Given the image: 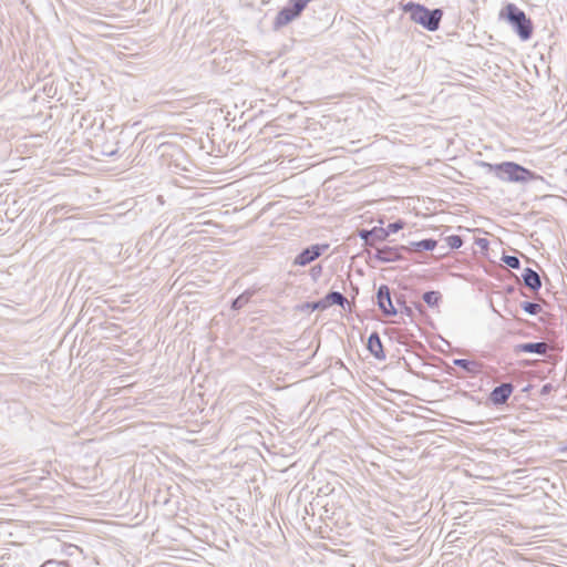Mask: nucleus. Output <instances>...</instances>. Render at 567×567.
Listing matches in <instances>:
<instances>
[{
	"instance_id": "nucleus-1",
	"label": "nucleus",
	"mask_w": 567,
	"mask_h": 567,
	"mask_svg": "<svg viewBox=\"0 0 567 567\" xmlns=\"http://www.w3.org/2000/svg\"><path fill=\"white\" fill-rule=\"evenodd\" d=\"M482 166L493 173L498 179L507 183H526L528 181L543 179L542 176L514 162L499 164L482 163Z\"/></svg>"
},
{
	"instance_id": "nucleus-6",
	"label": "nucleus",
	"mask_w": 567,
	"mask_h": 567,
	"mask_svg": "<svg viewBox=\"0 0 567 567\" xmlns=\"http://www.w3.org/2000/svg\"><path fill=\"white\" fill-rule=\"evenodd\" d=\"M328 246H319L312 245L306 249H303L295 259L293 264L298 266H306L311 261L316 260L321 256L322 249H326Z\"/></svg>"
},
{
	"instance_id": "nucleus-7",
	"label": "nucleus",
	"mask_w": 567,
	"mask_h": 567,
	"mask_svg": "<svg viewBox=\"0 0 567 567\" xmlns=\"http://www.w3.org/2000/svg\"><path fill=\"white\" fill-rule=\"evenodd\" d=\"M549 349V346L546 342H527V343H519L515 346L514 352L515 353H536L539 355H545Z\"/></svg>"
},
{
	"instance_id": "nucleus-25",
	"label": "nucleus",
	"mask_w": 567,
	"mask_h": 567,
	"mask_svg": "<svg viewBox=\"0 0 567 567\" xmlns=\"http://www.w3.org/2000/svg\"><path fill=\"white\" fill-rule=\"evenodd\" d=\"M486 243H487L486 239H480V241H478L480 245H486Z\"/></svg>"
},
{
	"instance_id": "nucleus-5",
	"label": "nucleus",
	"mask_w": 567,
	"mask_h": 567,
	"mask_svg": "<svg viewBox=\"0 0 567 567\" xmlns=\"http://www.w3.org/2000/svg\"><path fill=\"white\" fill-rule=\"evenodd\" d=\"M401 250H410V249L406 246H401V247L384 246L381 248H377L374 258L382 262L396 261L402 258Z\"/></svg>"
},
{
	"instance_id": "nucleus-20",
	"label": "nucleus",
	"mask_w": 567,
	"mask_h": 567,
	"mask_svg": "<svg viewBox=\"0 0 567 567\" xmlns=\"http://www.w3.org/2000/svg\"><path fill=\"white\" fill-rule=\"evenodd\" d=\"M446 241L452 249H458L463 245V239L457 235L449 236Z\"/></svg>"
},
{
	"instance_id": "nucleus-2",
	"label": "nucleus",
	"mask_w": 567,
	"mask_h": 567,
	"mask_svg": "<svg viewBox=\"0 0 567 567\" xmlns=\"http://www.w3.org/2000/svg\"><path fill=\"white\" fill-rule=\"evenodd\" d=\"M404 12L410 13V18L415 23L421 24L429 31H436L443 17L441 9L429 10L422 4L409 2L403 7Z\"/></svg>"
},
{
	"instance_id": "nucleus-8",
	"label": "nucleus",
	"mask_w": 567,
	"mask_h": 567,
	"mask_svg": "<svg viewBox=\"0 0 567 567\" xmlns=\"http://www.w3.org/2000/svg\"><path fill=\"white\" fill-rule=\"evenodd\" d=\"M513 389L512 383H502L491 392L489 399L494 404H504L511 396Z\"/></svg>"
},
{
	"instance_id": "nucleus-15",
	"label": "nucleus",
	"mask_w": 567,
	"mask_h": 567,
	"mask_svg": "<svg viewBox=\"0 0 567 567\" xmlns=\"http://www.w3.org/2000/svg\"><path fill=\"white\" fill-rule=\"evenodd\" d=\"M250 292L246 291L244 293H241L240 296H238L234 301H233V305H231V308L234 310H239L241 308H244L250 300Z\"/></svg>"
},
{
	"instance_id": "nucleus-24",
	"label": "nucleus",
	"mask_w": 567,
	"mask_h": 567,
	"mask_svg": "<svg viewBox=\"0 0 567 567\" xmlns=\"http://www.w3.org/2000/svg\"><path fill=\"white\" fill-rule=\"evenodd\" d=\"M404 310H405V313H408L409 316H410V315H411V312H412L411 308H409V307H405V308H404Z\"/></svg>"
},
{
	"instance_id": "nucleus-17",
	"label": "nucleus",
	"mask_w": 567,
	"mask_h": 567,
	"mask_svg": "<svg viewBox=\"0 0 567 567\" xmlns=\"http://www.w3.org/2000/svg\"><path fill=\"white\" fill-rule=\"evenodd\" d=\"M522 308L528 315L536 316L542 311V306L536 302L525 301L522 303Z\"/></svg>"
},
{
	"instance_id": "nucleus-21",
	"label": "nucleus",
	"mask_w": 567,
	"mask_h": 567,
	"mask_svg": "<svg viewBox=\"0 0 567 567\" xmlns=\"http://www.w3.org/2000/svg\"><path fill=\"white\" fill-rule=\"evenodd\" d=\"M403 227H404V223L401 220H398L395 223L389 224L385 229H386L388 235H390V234H394V233L399 231Z\"/></svg>"
},
{
	"instance_id": "nucleus-18",
	"label": "nucleus",
	"mask_w": 567,
	"mask_h": 567,
	"mask_svg": "<svg viewBox=\"0 0 567 567\" xmlns=\"http://www.w3.org/2000/svg\"><path fill=\"white\" fill-rule=\"evenodd\" d=\"M388 233L385 228L382 227H373L372 228V240L374 241H383L388 238Z\"/></svg>"
},
{
	"instance_id": "nucleus-3",
	"label": "nucleus",
	"mask_w": 567,
	"mask_h": 567,
	"mask_svg": "<svg viewBox=\"0 0 567 567\" xmlns=\"http://www.w3.org/2000/svg\"><path fill=\"white\" fill-rule=\"evenodd\" d=\"M506 17L515 32L523 41L530 39L533 34V24L523 10L515 4L509 3L505 7Z\"/></svg>"
},
{
	"instance_id": "nucleus-16",
	"label": "nucleus",
	"mask_w": 567,
	"mask_h": 567,
	"mask_svg": "<svg viewBox=\"0 0 567 567\" xmlns=\"http://www.w3.org/2000/svg\"><path fill=\"white\" fill-rule=\"evenodd\" d=\"M454 364L471 373L475 372L477 369V364L475 362L466 359H455Z\"/></svg>"
},
{
	"instance_id": "nucleus-19",
	"label": "nucleus",
	"mask_w": 567,
	"mask_h": 567,
	"mask_svg": "<svg viewBox=\"0 0 567 567\" xmlns=\"http://www.w3.org/2000/svg\"><path fill=\"white\" fill-rule=\"evenodd\" d=\"M502 260L513 269H518L520 267V261L516 256L504 255Z\"/></svg>"
},
{
	"instance_id": "nucleus-13",
	"label": "nucleus",
	"mask_w": 567,
	"mask_h": 567,
	"mask_svg": "<svg viewBox=\"0 0 567 567\" xmlns=\"http://www.w3.org/2000/svg\"><path fill=\"white\" fill-rule=\"evenodd\" d=\"M411 248L409 247V251L433 250L436 247V241L434 239H423L420 241L411 243Z\"/></svg>"
},
{
	"instance_id": "nucleus-23",
	"label": "nucleus",
	"mask_w": 567,
	"mask_h": 567,
	"mask_svg": "<svg viewBox=\"0 0 567 567\" xmlns=\"http://www.w3.org/2000/svg\"><path fill=\"white\" fill-rule=\"evenodd\" d=\"M321 271V267L320 266H316L311 269V272L312 275L315 276L316 274L320 272Z\"/></svg>"
},
{
	"instance_id": "nucleus-12",
	"label": "nucleus",
	"mask_w": 567,
	"mask_h": 567,
	"mask_svg": "<svg viewBox=\"0 0 567 567\" xmlns=\"http://www.w3.org/2000/svg\"><path fill=\"white\" fill-rule=\"evenodd\" d=\"M299 16L297 13H295L292 8L290 6H287L278 12V14L275 19V27L281 28L284 25H287L289 22H291L292 20H295Z\"/></svg>"
},
{
	"instance_id": "nucleus-4",
	"label": "nucleus",
	"mask_w": 567,
	"mask_h": 567,
	"mask_svg": "<svg viewBox=\"0 0 567 567\" xmlns=\"http://www.w3.org/2000/svg\"><path fill=\"white\" fill-rule=\"evenodd\" d=\"M377 299L379 308L385 316H393L396 313V309L392 303L390 289L386 285L379 287Z\"/></svg>"
},
{
	"instance_id": "nucleus-11",
	"label": "nucleus",
	"mask_w": 567,
	"mask_h": 567,
	"mask_svg": "<svg viewBox=\"0 0 567 567\" xmlns=\"http://www.w3.org/2000/svg\"><path fill=\"white\" fill-rule=\"evenodd\" d=\"M344 303H348V300L341 292L331 291L326 296L324 300L315 303L313 308H326L327 305H339L343 307Z\"/></svg>"
},
{
	"instance_id": "nucleus-22",
	"label": "nucleus",
	"mask_w": 567,
	"mask_h": 567,
	"mask_svg": "<svg viewBox=\"0 0 567 567\" xmlns=\"http://www.w3.org/2000/svg\"><path fill=\"white\" fill-rule=\"evenodd\" d=\"M359 236L365 241L367 245H370L372 246L373 245V240H372V229L368 230V229H361L359 231Z\"/></svg>"
},
{
	"instance_id": "nucleus-10",
	"label": "nucleus",
	"mask_w": 567,
	"mask_h": 567,
	"mask_svg": "<svg viewBox=\"0 0 567 567\" xmlns=\"http://www.w3.org/2000/svg\"><path fill=\"white\" fill-rule=\"evenodd\" d=\"M522 278L525 286L532 289L533 291H537L542 287V280L539 275L532 268H525Z\"/></svg>"
},
{
	"instance_id": "nucleus-14",
	"label": "nucleus",
	"mask_w": 567,
	"mask_h": 567,
	"mask_svg": "<svg viewBox=\"0 0 567 567\" xmlns=\"http://www.w3.org/2000/svg\"><path fill=\"white\" fill-rule=\"evenodd\" d=\"M442 299L439 291H427L423 295V300L429 307H436Z\"/></svg>"
},
{
	"instance_id": "nucleus-9",
	"label": "nucleus",
	"mask_w": 567,
	"mask_h": 567,
	"mask_svg": "<svg viewBox=\"0 0 567 567\" xmlns=\"http://www.w3.org/2000/svg\"><path fill=\"white\" fill-rule=\"evenodd\" d=\"M368 349L374 358H377L379 360L385 359L383 346H382L381 339L377 332H373L370 334V337L368 339Z\"/></svg>"
}]
</instances>
